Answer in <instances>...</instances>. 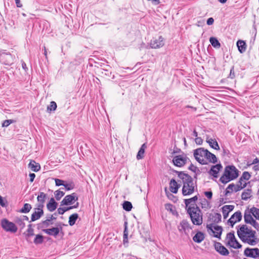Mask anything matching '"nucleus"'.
<instances>
[{
  "instance_id": "052dcab7",
  "label": "nucleus",
  "mask_w": 259,
  "mask_h": 259,
  "mask_svg": "<svg viewBox=\"0 0 259 259\" xmlns=\"http://www.w3.org/2000/svg\"><path fill=\"white\" fill-rule=\"evenodd\" d=\"M223 156H228L230 154V151L224 148H223Z\"/></svg>"
},
{
  "instance_id": "680f3d73",
  "label": "nucleus",
  "mask_w": 259,
  "mask_h": 259,
  "mask_svg": "<svg viewBox=\"0 0 259 259\" xmlns=\"http://www.w3.org/2000/svg\"><path fill=\"white\" fill-rule=\"evenodd\" d=\"M57 211L58 213L60 214H63L65 212V210H64V207H59V208H58Z\"/></svg>"
},
{
  "instance_id": "bb28decb",
  "label": "nucleus",
  "mask_w": 259,
  "mask_h": 259,
  "mask_svg": "<svg viewBox=\"0 0 259 259\" xmlns=\"http://www.w3.org/2000/svg\"><path fill=\"white\" fill-rule=\"evenodd\" d=\"M205 159L206 160L207 162L208 161L209 162L213 163H215L217 162V158L215 155L210 152L208 150H207L206 152Z\"/></svg>"
},
{
  "instance_id": "393cba45",
  "label": "nucleus",
  "mask_w": 259,
  "mask_h": 259,
  "mask_svg": "<svg viewBox=\"0 0 259 259\" xmlns=\"http://www.w3.org/2000/svg\"><path fill=\"white\" fill-rule=\"evenodd\" d=\"M123 244L125 247L127 246L128 244V230H127V222H124V231H123Z\"/></svg>"
},
{
  "instance_id": "f8f14e48",
  "label": "nucleus",
  "mask_w": 259,
  "mask_h": 259,
  "mask_svg": "<svg viewBox=\"0 0 259 259\" xmlns=\"http://www.w3.org/2000/svg\"><path fill=\"white\" fill-rule=\"evenodd\" d=\"M178 230L180 232H184L185 234H188L192 230V227L187 220H183L178 226Z\"/></svg>"
},
{
  "instance_id": "a878e982",
  "label": "nucleus",
  "mask_w": 259,
  "mask_h": 259,
  "mask_svg": "<svg viewBox=\"0 0 259 259\" xmlns=\"http://www.w3.org/2000/svg\"><path fill=\"white\" fill-rule=\"evenodd\" d=\"M34 235V229L32 228V225L29 224L28 225V229L24 233L25 238L27 241H29V238Z\"/></svg>"
},
{
  "instance_id": "8fccbe9b",
  "label": "nucleus",
  "mask_w": 259,
  "mask_h": 259,
  "mask_svg": "<svg viewBox=\"0 0 259 259\" xmlns=\"http://www.w3.org/2000/svg\"><path fill=\"white\" fill-rule=\"evenodd\" d=\"M15 121L13 119H8L4 121L2 123L3 127H8L10 124L13 123Z\"/></svg>"
},
{
  "instance_id": "c85d7f7f",
  "label": "nucleus",
  "mask_w": 259,
  "mask_h": 259,
  "mask_svg": "<svg viewBox=\"0 0 259 259\" xmlns=\"http://www.w3.org/2000/svg\"><path fill=\"white\" fill-rule=\"evenodd\" d=\"M146 148L147 144L146 143H144L141 146L136 156V158L138 160L142 159L144 157L145 151Z\"/></svg>"
},
{
  "instance_id": "1a4fd4ad",
  "label": "nucleus",
  "mask_w": 259,
  "mask_h": 259,
  "mask_svg": "<svg viewBox=\"0 0 259 259\" xmlns=\"http://www.w3.org/2000/svg\"><path fill=\"white\" fill-rule=\"evenodd\" d=\"M150 48L157 49L162 47L164 45V40L162 36L154 37L150 42Z\"/></svg>"
},
{
  "instance_id": "4be33fe9",
  "label": "nucleus",
  "mask_w": 259,
  "mask_h": 259,
  "mask_svg": "<svg viewBox=\"0 0 259 259\" xmlns=\"http://www.w3.org/2000/svg\"><path fill=\"white\" fill-rule=\"evenodd\" d=\"M234 208V206L232 205H224L222 208V213L225 219H227L229 215V212L232 211Z\"/></svg>"
},
{
  "instance_id": "72a5a7b5",
  "label": "nucleus",
  "mask_w": 259,
  "mask_h": 259,
  "mask_svg": "<svg viewBox=\"0 0 259 259\" xmlns=\"http://www.w3.org/2000/svg\"><path fill=\"white\" fill-rule=\"evenodd\" d=\"M206 142L209 144V146L215 150H219L220 147L218 145V142L212 139H207Z\"/></svg>"
},
{
  "instance_id": "a211bd4d",
  "label": "nucleus",
  "mask_w": 259,
  "mask_h": 259,
  "mask_svg": "<svg viewBox=\"0 0 259 259\" xmlns=\"http://www.w3.org/2000/svg\"><path fill=\"white\" fill-rule=\"evenodd\" d=\"M47 194L44 192H40L39 193V194L37 197V200L38 202L36 205L37 207H44V204L47 199Z\"/></svg>"
},
{
  "instance_id": "5fc2aeb1",
  "label": "nucleus",
  "mask_w": 259,
  "mask_h": 259,
  "mask_svg": "<svg viewBox=\"0 0 259 259\" xmlns=\"http://www.w3.org/2000/svg\"><path fill=\"white\" fill-rule=\"evenodd\" d=\"M195 143L197 145H201L203 143V140L200 137H197L195 139Z\"/></svg>"
},
{
  "instance_id": "2eb2a0df",
  "label": "nucleus",
  "mask_w": 259,
  "mask_h": 259,
  "mask_svg": "<svg viewBox=\"0 0 259 259\" xmlns=\"http://www.w3.org/2000/svg\"><path fill=\"white\" fill-rule=\"evenodd\" d=\"M242 219V214L240 211L235 212L231 217L229 219L228 223L230 224L231 227L236 223L240 222Z\"/></svg>"
},
{
  "instance_id": "c03bdc74",
  "label": "nucleus",
  "mask_w": 259,
  "mask_h": 259,
  "mask_svg": "<svg viewBox=\"0 0 259 259\" xmlns=\"http://www.w3.org/2000/svg\"><path fill=\"white\" fill-rule=\"evenodd\" d=\"M233 187H234L233 183L229 184L225 190V195L228 196V194L232 193L234 191Z\"/></svg>"
},
{
  "instance_id": "7c9ffc66",
  "label": "nucleus",
  "mask_w": 259,
  "mask_h": 259,
  "mask_svg": "<svg viewBox=\"0 0 259 259\" xmlns=\"http://www.w3.org/2000/svg\"><path fill=\"white\" fill-rule=\"evenodd\" d=\"M204 239V235L201 232H198L193 237V240L194 242L197 243H200Z\"/></svg>"
},
{
  "instance_id": "b1692460",
  "label": "nucleus",
  "mask_w": 259,
  "mask_h": 259,
  "mask_svg": "<svg viewBox=\"0 0 259 259\" xmlns=\"http://www.w3.org/2000/svg\"><path fill=\"white\" fill-rule=\"evenodd\" d=\"M58 203L55 201L54 198H51L47 204V207L49 211L52 212L57 207Z\"/></svg>"
},
{
  "instance_id": "9d476101",
  "label": "nucleus",
  "mask_w": 259,
  "mask_h": 259,
  "mask_svg": "<svg viewBox=\"0 0 259 259\" xmlns=\"http://www.w3.org/2000/svg\"><path fill=\"white\" fill-rule=\"evenodd\" d=\"M78 200L76 194L73 193L71 194L66 195L61 202V205H68L73 204Z\"/></svg>"
},
{
  "instance_id": "603ef678",
  "label": "nucleus",
  "mask_w": 259,
  "mask_h": 259,
  "mask_svg": "<svg viewBox=\"0 0 259 259\" xmlns=\"http://www.w3.org/2000/svg\"><path fill=\"white\" fill-rule=\"evenodd\" d=\"M55 181L56 185L57 186H60L61 185L64 186V181L60 180V179H55Z\"/></svg>"
},
{
  "instance_id": "20e7f679",
  "label": "nucleus",
  "mask_w": 259,
  "mask_h": 259,
  "mask_svg": "<svg viewBox=\"0 0 259 259\" xmlns=\"http://www.w3.org/2000/svg\"><path fill=\"white\" fill-rule=\"evenodd\" d=\"M187 213L194 225L200 226L202 224V213L198 206H189L187 209Z\"/></svg>"
},
{
  "instance_id": "69168bd1",
  "label": "nucleus",
  "mask_w": 259,
  "mask_h": 259,
  "mask_svg": "<svg viewBox=\"0 0 259 259\" xmlns=\"http://www.w3.org/2000/svg\"><path fill=\"white\" fill-rule=\"evenodd\" d=\"M0 205L3 207H4L6 206V204H5L4 201L3 200V197L1 195H0Z\"/></svg>"
},
{
  "instance_id": "7ed1b4c3",
  "label": "nucleus",
  "mask_w": 259,
  "mask_h": 259,
  "mask_svg": "<svg viewBox=\"0 0 259 259\" xmlns=\"http://www.w3.org/2000/svg\"><path fill=\"white\" fill-rule=\"evenodd\" d=\"M239 176V170L234 165H228L225 167L223 175L220 179V181L223 184H227L229 182L237 178Z\"/></svg>"
},
{
  "instance_id": "cd10ccee",
  "label": "nucleus",
  "mask_w": 259,
  "mask_h": 259,
  "mask_svg": "<svg viewBox=\"0 0 259 259\" xmlns=\"http://www.w3.org/2000/svg\"><path fill=\"white\" fill-rule=\"evenodd\" d=\"M28 167L35 172L39 171L40 169L39 164L33 160H30L29 163L28 164Z\"/></svg>"
},
{
  "instance_id": "ea45409f",
  "label": "nucleus",
  "mask_w": 259,
  "mask_h": 259,
  "mask_svg": "<svg viewBox=\"0 0 259 259\" xmlns=\"http://www.w3.org/2000/svg\"><path fill=\"white\" fill-rule=\"evenodd\" d=\"M57 108V104L55 102L52 101L50 104L47 107V112L51 113L52 111H55Z\"/></svg>"
},
{
  "instance_id": "0e129e2a",
  "label": "nucleus",
  "mask_w": 259,
  "mask_h": 259,
  "mask_svg": "<svg viewBox=\"0 0 259 259\" xmlns=\"http://www.w3.org/2000/svg\"><path fill=\"white\" fill-rule=\"evenodd\" d=\"M54 215H56V213H54L52 215H50L49 216H48L47 217V218L49 219V220H50V221L52 222V221L53 220H55L56 219V218L54 216Z\"/></svg>"
},
{
  "instance_id": "4468645a",
  "label": "nucleus",
  "mask_w": 259,
  "mask_h": 259,
  "mask_svg": "<svg viewBox=\"0 0 259 259\" xmlns=\"http://www.w3.org/2000/svg\"><path fill=\"white\" fill-rule=\"evenodd\" d=\"M42 207H36L34 208V211L31 214L30 222H34L40 219L44 215V210Z\"/></svg>"
},
{
  "instance_id": "a18cd8bd",
  "label": "nucleus",
  "mask_w": 259,
  "mask_h": 259,
  "mask_svg": "<svg viewBox=\"0 0 259 259\" xmlns=\"http://www.w3.org/2000/svg\"><path fill=\"white\" fill-rule=\"evenodd\" d=\"M15 223L20 227V228L22 229L25 226V224L24 223L23 220L20 218H17L15 220Z\"/></svg>"
},
{
  "instance_id": "c9c22d12",
  "label": "nucleus",
  "mask_w": 259,
  "mask_h": 259,
  "mask_svg": "<svg viewBox=\"0 0 259 259\" xmlns=\"http://www.w3.org/2000/svg\"><path fill=\"white\" fill-rule=\"evenodd\" d=\"M209 41L211 45L215 48H220L221 47V44L217 38L211 37L209 38Z\"/></svg>"
},
{
  "instance_id": "f3484780",
  "label": "nucleus",
  "mask_w": 259,
  "mask_h": 259,
  "mask_svg": "<svg viewBox=\"0 0 259 259\" xmlns=\"http://www.w3.org/2000/svg\"><path fill=\"white\" fill-rule=\"evenodd\" d=\"M214 248L216 251L222 255L226 256L229 254L228 250L220 242L214 243Z\"/></svg>"
},
{
  "instance_id": "338daca9",
  "label": "nucleus",
  "mask_w": 259,
  "mask_h": 259,
  "mask_svg": "<svg viewBox=\"0 0 259 259\" xmlns=\"http://www.w3.org/2000/svg\"><path fill=\"white\" fill-rule=\"evenodd\" d=\"M256 163L259 164V159L256 157L252 161V162L250 164H254Z\"/></svg>"
},
{
  "instance_id": "423d86ee",
  "label": "nucleus",
  "mask_w": 259,
  "mask_h": 259,
  "mask_svg": "<svg viewBox=\"0 0 259 259\" xmlns=\"http://www.w3.org/2000/svg\"><path fill=\"white\" fill-rule=\"evenodd\" d=\"M226 240H227V244L232 248H240L242 247V245L236 239L234 232L227 234Z\"/></svg>"
},
{
  "instance_id": "6ab92c4d",
  "label": "nucleus",
  "mask_w": 259,
  "mask_h": 259,
  "mask_svg": "<svg viewBox=\"0 0 259 259\" xmlns=\"http://www.w3.org/2000/svg\"><path fill=\"white\" fill-rule=\"evenodd\" d=\"M42 231L48 235L56 237L60 232V228L58 227H53L51 229H42Z\"/></svg>"
},
{
  "instance_id": "5701e85b",
  "label": "nucleus",
  "mask_w": 259,
  "mask_h": 259,
  "mask_svg": "<svg viewBox=\"0 0 259 259\" xmlns=\"http://www.w3.org/2000/svg\"><path fill=\"white\" fill-rule=\"evenodd\" d=\"M180 186V185L178 184L175 180L172 179L170 180L169 183V189L172 193L175 194L177 193Z\"/></svg>"
},
{
  "instance_id": "a19ab883",
  "label": "nucleus",
  "mask_w": 259,
  "mask_h": 259,
  "mask_svg": "<svg viewBox=\"0 0 259 259\" xmlns=\"http://www.w3.org/2000/svg\"><path fill=\"white\" fill-rule=\"evenodd\" d=\"M122 206L123 208L127 211H131L133 207L132 203L127 201H124L123 203Z\"/></svg>"
},
{
  "instance_id": "13d9d810",
  "label": "nucleus",
  "mask_w": 259,
  "mask_h": 259,
  "mask_svg": "<svg viewBox=\"0 0 259 259\" xmlns=\"http://www.w3.org/2000/svg\"><path fill=\"white\" fill-rule=\"evenodd\" d=\"M249 224L251 225L255 229H257L258 226V223L254 219L251 222V223H249Z\"/></svg>"
},
{
  "instance_id": "39448f33",
  "label": "nucleus",
  "mask_w": 259,
  "mask_h": 259,
  "mask_svg": "<svg viewBox=\"0 0 259 259\" xmlns=\"http://www.w3.org/2000/svg\"><path fill=\"white\" fill-rule=\"evenodd\" d=\"M207 150L203 148H199L194 151V156L195 159L201 164L205 165L208 163L205 159Z\"/></svg>"
},
{
  "instance_id": "4d7b16f0",
  "label": "nucleus",
  "mask_w": 259,
  "mask_h": 259,
  "mask_svg": "<svg viewBox=\"0 0 259 259\" xmlns=\"http://www.w3.org/2000/svg\"><path fill=\"white\" fill-rule=\"evenodd\" d=\"M204 194L208 199H211L212 196V193L211 191L205 192Z\"/></svg>"
},
{
  "instance_id": "774afa93",
  "label": "nucleus",
  "mask_w": 259,
  "mask_h": 259,
  "mask_svg": "<svg viewBox=\"0 0 259 259\" xmlns=\"http://www.w3.org/2000/svg\"><path fill=\"white\" fill-rule=\"evenodd\" d=\"M15 2L17 7L20 8L22 6L20 0H15Z\"/></svg>"
},
{
  "instance_id": "aec40b11",
  "label": "nucleus",
  "mask_w": 259,
  "mask_h": 259,
  "mask_svg": "<svg viewBox=\"0 0 259 259\" xmlns=\"http://www.w3.org/2000/svg\"><path fill=\"white\" fill-rule=\"evenodd\" d=\"M223 166L221 164H217L212 165L209 170V174L213 176L214 178H218V174Z\"/></svg>"
},
{
  "instance_id": "9b49d317",
  "label": "nucleus",
  "mask_w": 259,
  "mask_h": 259,
  "mask_svg": "<svg viewBox=\"0 0 259 259\" xmlns=\"http://www.w3.org/2000/svg\"><path fill=\"white\" fill-rule=\"evenodd\" d=\"M188 159V157L185 155H179L175 156L172 161L176 166L181 167L186 164Z\"/></svg>"
},
{
  "instance_id": "e2e57ef3",
  "label": "nucleus",
  "mask_w": 259,
  "mask_h": 259,
  "mask_svg": "<svg viewBox=\"0 0 259 259\" xmlns=\"http://www.w3.org/2000/svg\"><path fill=\"white\" fill-rule=\"evenodd\" d=\"M29 177H30V182H31V183L33 182V181H34V178L35 177V174H34V173H30L29 174Z\"/></svg>"
},
{
  "instance_id": "c756f323",
  "label": "nucleus",
  "mask_w": 259,
  "mask_h": 259,
  "mask_svg": "<svg viewBox=\"0 0 259 259\" xmlns=\"http://www.w3.org/2000/svg\"><path fill=\"white\" fill-rule=\"evenodd\" d=\"M251 208L249 209L248 208L245 210L244 218V221L247 224L251 223V222L253 220L251 214Z\"/></svg>"
},
{
  "instance_id": "79ce46f5",
  "label": "nucleus",
  "mask_w": 259,
  "mask_h": 259,
  "mask_svg": "<svg viewBox=\"0 0 259 259\" xmlns=\"http://www.w3.org/2000/svg\"><path fill=\"white\" fill-rule=\"evenodd\" d=\"M252 214L253 215V217L257 220H259V209L255 207H252L251 208V211Z\"/></svg>"
},
{
  "instance_id": "6e6d98bb",
  "label": "nucleus",
  "mask_w": 259,
  "mask_h": 259,
  "mask_svg": "<svg viewBox=\"0 0 259 259\" xmlns=\"http://www.w3.org/2000/svg\"><path fill=\"white\" fill-rule=\"evenodd\" d=\"M189 169L194 172H196V170H198L197 167L194 166L193 164H191V165L189 166Z\"/></svg>"
},
{
  "instance_id": "ddd939ff",
  "label": "nucleus",
  "mask_w": 259,
  "mask_h": 259,
  "mask_svg": "<svg viewBox=\"0 0 259 259\" xmlns=\"http://www.w3.org/2000/svg\"><path fill=\"white\" fill-rule=\"evenodd\" d=\"M244 255L246 257L256 258L259 257V249L247 247L244 251Z\"/></svg>"
},
{
  "instance_id": "e433bc0d",
  "label": "nucleus",
  "mask_w": 259,
  "mask_h": 259,
  "mask_svg": "<svg viewBox=\"0 0 259 259\" xmlns=\"http://www.w3.org/2000/svg\"><path fill=\"white\" fill-rule=\"evenodd\" d=\"M198 198L197 195H195L191 198L185 199L184 202L186 206L187 207L190 204H194Z\"/></svg>"
},
{
  "instance_id": "dca6fc26",
  "label": "nucleus",
  "mask_w": 259,
  "mask_h": 259,
  "mask_svg": "<svg viewBox=\"0 0 259 259\" xmlns=\"http://www.w3.org/2000/svg\"><path fill=\"white\" fill-rule=\"evenodd\" d=\"M12 56L10 54L3 53L0 55V62L6 65H10L12 64Z\"/></svg>"
},
{
  "instance_id": "3c124183",
  "label": "nucleus",
  "mask_w": 259,
  "mask_h": 259,
  "mask_svg": "<svg viewBox=\"0 0 259 259\" xmlns=\"http://www.w3.org/2000/svg\"><path fill=\"white\" fill-rule=\"evenodd\" d=\"M64 186L67 190L69 191L74 188V185L72 183L64 184Z\"/></svg>"
},
{
  "instance_id": "f257e3e1",
  "label": "nucleus",
  "mask_w": 259,
  "mask_h": 259,
  "mask_svg": "<svg viewBox=\"0 0 259 259\" xmlns=\"http://www.w3.org/2000/svg\"><path fill=\"white\" fill-rule=\"evenodd\" d=\"M178 177L182 180L183 188L182 193L184 196H188L192 194L195 191H197V181L188 174L181 171L178 174Z\"/></svg>"
},
{
  "instance_id": "0eeeda50",
  "label": "nucleus",
  "mask_w": 259,
  "mask_h": 259,
  "mask_svg": "<svg viewBox=\"0 0 259 259\" xmlns=\"http://www.w3.org/2000/svg\"><path fill=\"white\" fill-rule=\"evenodd\" d=\"M206 228L209 234L210 232L214 234V237L221 238V236L222 233L223 228L221 226H214L213 224H207Z\"/></svg>"
},
{
  "instance_id": "f704fd0d",
  "label": "nucleus",
  "mask_w": 259,
  "mask_h": 259,
  "mask_svg": "<svg viewBox=\"0 0 259 259\" xmlns=\"http://www.w3.org/2000/svg\"><path fill=\"white\" fill-rule=\"evenodd\" d=\"M78 218V214L76 213H73L72 214L70 215V217H69V221H68L69 225L71 226H73L75 224Z\"/></svg>"
},
{
  "instance_id": "bf43d9fd",
  "label": "nucleus",
  "mask_w": 259,
  "mask_h": 259,
  "mask_svg": "<svg viewBox=\"0 0 259 259\" xmlns=\"http://www.w3.org/2000/svg\"><path fill=\"white\" fill-rule=\"evenodd\" d=\"M214 22V19H213V18H209L207 20V22H206V23L208 25H212Z\"/></svg>"
},
{
  "instance_id": "de8ad7c7",
  "label": "nucleus",
  "mask_w": 259,
  "mask_h": 259,
  "mask_svg": "<svg viewBox=\"0 0 259 259\" xmlns=\"http://www.w3.org/2000/svg\"><path fill=\"white\" fill-rule=\"evenodd\" d=\"M251 177V175L248 171H244L240 177L241 181L248 180Z\"/></svg>"
},
{
  "instance_id": "412c9836",
  "label": "nucleus",
  "mask_w": 259,
  "mask_h": 259,
  "mask_svg": "<svg viewBox=\"0 0 259 259\" xmlns=\"http://www.w3.org/2000/svg\"><path fill=\"white\" fill-rule=\"evenodd\" d=\"M208 219L212 222L211 224L214 225L221 221L222 216L219 213H215L214 214H210Z\"/></svg>"
},
{
  "instance_id": "49530a36",
  "label": "nucleus",
  "mask_w": 259,
  "mask_h": 259,
  "mask_svg": "<svg viewBox=\"0 0 259 259\" xmlns=\"http://www.w3.org/2000/svg\"><path fill=\"white\" fill-rule=\"evenodd\" d=\"M52 224H53V223L51 222L50 220H49L47 218L46 220L42 221L41 222V223L40 224V225H41V227L47 228L50 225H52Z\"/></svg>"
},
{
  "instance_id": "37998d69",
  "label": "nucleus",
  "mask_w": 259,
  "mask_h": 259,
  "mask_svg": "<svg viewBox=\"0 0 259 259\" xmlns=\"http://www.w3.org/2000/svg\"><path fill=\"white\" fill-rule=\"evenodd\" d=\"M54 194L56 199L58 201L64 195L65 193L60 190H57L55 192Z\"/></svg>"
},
{
  "instance_id": "864d4df0",
  "label": "nucleus",
  "mask_w": 259,
  "mask_h": 259,
  "mask_svg": "<svg viewBox=\"0 0 259 259\" xmlns=\"http://www.w3.org/2000/svg\"><path fill=\"white\" fill-rule=\"evenodd\" d=\"M234 67L233 66L231 67L229 74V77L232 79L235 77V72L234 70Z\"/></svg>"
},
{
  "instance_id": "58836bf2",
  "label": "nucleus",
  "mask_w": 259,
  "mask_h": 259,
  "mask_svg": "<svg viewBox=\"0 0 259 259\" xmlns=\"http://www.w3.org/2000/svg\"><path fill=\"white\" fill-rule=\"evenodd\" d=\"M44 241V236L41 235L37 234L35 236L33 242L35 244H41Z\"/></svg>"
},
{
  "instance_id": "6e6552de",
  "label": "nucleus",
  "mask_w": 259,
  "mask_h": 259,
  "mask_svg": "<svg viewBox=\"0 0 259 259\" xmlns=\"http://www.w3.org/2000/svg\"><path fill=\"white\" fill-rule=\"evenodd\" d=\"M1 224L2 228L7 232L15 233L17 231L18 229L15 224L6 219L3 220Z\"/></svg>"
},
{
  "instance_id": "09e8293b",
  "label": "nucleus",
  "mask_w": 259,
  "mask_h": 259,
  "mask_svg": "<svg viewBox=\"0 0 259 259\" xmlns=\"http://www.w3.org/2000/svg\"><path fill=\"white\" fill-rule=\"evenodd\" d=\"M246 186H247L246 183H244V184H243V186H239V185H238L237 184H236V185L234 184V187H233L234 191L235 192H238V191L243 189L245 187H246Z\"/></svg>"
},
{
  "instance_id": "f03ea898",
  "label": "nucleus",
  "mask_w": 259,
  "mask_h": 259,
  "mask_svg": "<svg viewBox=\"0 0 259 259\" xmlns=\"http://www.w3.org/2000/svg\"><path fill=\"white\" fill-rule=\"evenodd\" d=\"M256 232L250 228H248L246 225H242L237 230V235L240 240L245 243L250 245H255L258 239L256 237Z\"/></svg>"
},
{
  "instance_id": "2f4dec72",
  "label": "nucleus",
  "mask_w": 259,
  "mask_h": 259,
  "mask_svg": "<svg viewBox=\"0 0 259 259\" xmlns=\"http://www.w3.org/2000/svg\"><path fill=\"white\" fill-rule=\"evenodd\" d=\"M237 46L239 51L241 53H243L245 52L246 49V45L244 41L241 40H238L237 42Z\"/></svg>"
},
{
  "instance_id": "4c0bfd02",
  "label": "nucleus",
  "mask_w": 259,
  "mask_h": 259,
  "mask_svg": "<svg viewBox=\"0 0 259 259\" xmlns=\"http://www.w3.org/2000/svg\"><path fill=\"white\" fill-rule=\"evenodd\" d=\"M32 206L30 204L25 203L20 211L22 213H26L29 212Z\"/></svg>"
},
{
  "instance_id": "473e14b6",
  "label": "nucleus",
  "mask_w": 259,
  "mask_h": 259,
  "mask_svg": "<svg viewBox=\"0 0 259 259\" xmlns=\"http://www.w3.org/2000/svg\"><path fill=\"white\" fill-rule=\"evenodd\" d=\"M252 190L250 189H245L241 194V199L243 200H247L251 197Z\"/></svg>"
}]
</instances>
